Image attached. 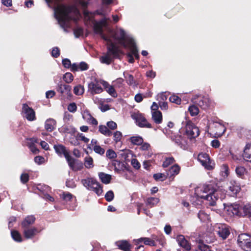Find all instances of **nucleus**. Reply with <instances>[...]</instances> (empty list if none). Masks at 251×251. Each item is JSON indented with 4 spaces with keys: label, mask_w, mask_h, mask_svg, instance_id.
I'll list each match as a JSON object with an SVG mask.
<instances>
[{
    "label": "nucleus",
    "mask_w": 251,
    "mask_h": 251,
    "mask_svg": "<svg viewBox=\"0 0 251 251\" xmlns=\"http://www.w3.org/2000/svg\"><path fill=\"white\" fill-rule=\"evenodd\" d=\"M54 14L60 26L63 28L70 26V21L76 22L80 15L77 8L74 5H58L54 8Z\"/></svg>",
    "instance_id": "1"
},
{
    "label": "nucleus",
    "mask_w": 251,
    "mask_h": 251,
    "mask_svg": "<svg viewBox=\"0 0 251 251\" xmlns=\"http://www.w3.org/2000/svg\"><path fill=\"white\" fill-rule=\"evenodd\" d=\"M220 191L211 184H203L195 189L196 198L203 199L209 202V204L214 205L219 198Z\"/></svg>",
    "instance_id": "2"
},
{
    "label": "nucleus",
    "mask_w": 251,
    "mask_h": 251,
    "mask_svg": "<svg viewBox=\"0 0 251 251\" xmlns=\"http://www.w3.org/2000/svg\"><path fill=\"white\" fill-rule=\"evenodd\" d=\"M84 15L85 19L89 21L93 24L95 32L100 34L103 40L108 42L109 29L106 20L103 19L99 22L96 21L93 19V14L86 10L84 11Z\"/></svg>",
    "instance_id": "3"
},
{
    "label": "nucleus",
    "mask_w": 251,
    "mask_h": 251,
    "mask_svg": "<svg viewBox=\"0 0 251 251\" xmlns=\"http://www.w3.org/2000/svg\"><path fill=\"white\" fill-rule=\"evenodd\" d=\"M163 132L181 148L184 150L187 149V142L185 138L182 137L178 134H175L173 133V131L172 130H169L168 128H164L163 129Z\"/></svg>",
    "instance_id": "4"
},
{
    "label": "nucleus",
    "mask_w": 251,
    "mask_h": 251,
    "mask_svg": "<svg viewBox=\"0 0 251 251\" xmlns=\"http://www.w3.org/2000/svg\"><path fill=\"white\" fill-rule=\"evenodd\" d=\"M101 85H102L106 89L107 92L110 94V88L108 87L109 84L103 80H96L90 83L88 85L89 91L93 95L100 94L102 92Z\"/></svg>",
    "instance_id": "5"
},
{
    "label": "nucleus",
    "mask_w": 251,
    "mask_h": 251,
    "mask_svg": "<svg viewBox=\"0 0 251 251\" xmlns=\"http://www.w3.org/2000/svg\"><path fill=\"white\" fill-rule=\"evenodd\" d=\"M83 185L88 189L94 191L98 196L102 192V188L100 183L93 178H87L81 180Z\"/></svg>",
    "instance_id": "6"
},
{
    "label": "nucleus",
    "mask_w": 251,
    "mask_h": 251,
    "mask_svg": "<svg viewBox=\"0 0 251 251\" xmlns=\"http://www.w3.org/2000/svg\"><path fill=\"white\" fill-rule=\"evenodd\" d=\"M185 135L190 139L195 138L200 134L198 127L191 121H187L183 128Z\"/></svg>",
    "instance_id": "7"
},
{
    "label": "nucleus",
    "mask_w": 251,
    "mask_h": 251,
    "mask_svg": "<svg viewBox=\"0 0 251 251\" xmlns=\"http://www.w3.org/2000/svg\"><path fill=\"white\" fill-rule=\"evenodd\" d=\"M251 242V236L246 233L238 236L237 242L238 245L245 251H251V247L249 245Z\"/></svg>",
    "instance_id": "8"
},
{
    "label": "nucleus",
    "mask_w": 251,
    "mask_h": 251,
    "mask_svg": "<svg viewBox=\"0 0 251 251\" xmlns=\"http://www.w3.org/2000/svg\"><path fill=\"white\" fill-rule=\"evenodd\" d=\"M251 242V236L246 233L238 236L237 242L238 245L245 251H251V247L249 245Z\"/></svg>",
    "instance_id": "9"
},
{
    "label": "nucleus",
    "mask_w": 251,
    "mask_h": 251,
    "mask_svg": "<svg viewBox=\"0 0 251 251\" xmlns=\"http://www.w3.org/2000/svg\"><path fill=\"white\" fill-rule=\"evenodd\" d=\"M113 38L119 44L123 45L125 47L129 45V40H133L130 38H126L125 31L122 29L117 30L115 32Z\"/></svg>",
    "instance_id": "10"
},
{
    "label": "nucleus",
    "mask_w": 251,
    "mask_h": 251,
    "mask_svg": "<svg viewBox=\"0 0 251 251\" xmlns=\"http://www.w3.org/2000/svg\"><path fill=\"white\" fill-rule=\"evenodd\" d=\"M125 48H128L131 52L127 54V56L128 58V62L129 63H132L134 61L133 55H134L136 59L139 58V55L138 52V50L133 40H129V45Z\"/></svg>",
    "instance_id": "11"
},
{
    "label": "nucleus",
    "mask_w": 251,
    "mask_h": 251,
    "mask_svg": "<svg viewBox=\"0 0 251 251\" xmlns=\"http://www.w3.org/2000/svg\"><path fill=\"white\" fill-rule=\"evenodd\" d=\"M211 132L217 136H222L226 131L224 125L220 122H213L209 126Z\"/></svg>",
    "instance_id": "12"
},
{
    "label": "nucleus",
    "mask_w": 251,
    "mask_h": 251,
    "mask_svg": "<svg viewBox=\"0 0 251 251\" xmlns=\"http://www.w3.org/2000/svg\"><path fill=\"white\" fill-rule=\"evenodd\" d=\"M198 160L207 170H210L213 169V167L211 164L210 157L207 153L203 152L199 153L198 156Z\"/></svg>",
    "instance_id": "13"
},
{
    "label": "nucleus",
    "mask_w": 251,
    "mask_h": 251,
    "mask_svg": "<svg viewBox=\"0 0 251 251\" xmlns=\"http://www.w3.org/2000/svg\"><path fill=\"white\" fill-rule=\"evenodd\" d=\"M227 190L231 196H234L241 190L240 184L233 179H230L227 183Z\"/></svg>",
    "instance_id": "14"
},
{
    "label": "nucleus",
    "mask_w": 251,
    "mask_h": 251,
    "mask_svg": "<svg viewBox=\"0 0 251 251\" xmlns=\"http://www.w3.org/2000/svg\"><path fill=\"white\" fill-rule=\"evenodd\" d=\"M111 135H112V143L115 148L120 149L122 145L123 134L120 131H115L113 132H111Z\"/></svg>",
    "instance_id": "15"
},
{
    "label": "nucleus",
    "mask_w": 251,
    "mask_h": 251,
    "mask_svg": "<svg viewBox=\"0 0 251 251\" xmlns=\"http://www.w3.org/2000/svg\"><path fill=\"white\" fill-rule=\"evenodd\" d=\"M225 209L226 211L227 214L230 216L233 215L240 216L241 205L239 204H232L228 205L225 207Z\"/></svg>",
    "instance_id": "16"
},
{
    "label": "nucleus",
    "mask_w": 251,
    "mask_h": 251,
    "mask_svg": "<svg viewBox=\"0 0 251 251\" xmlns=\"http://www.w3.org/2000/svg\"><path fill=\"white\" fill-rule=\"evenodd\" d=\"M22 228L24 237L26 239H31L40 232V230L37 228L33 226Z\"/></svg>",
    "instance_id": "17"
},
{
    "label": "nucleus",
    "mask_w": 251,
    "mask_h": 251,
    "mask_svg": "<svg viewBox=\"0 0 251 251\" xmlns=\"http://www.w3.org/2000/svg\"><path fill=\"white\" fill-rule=\"evenodd\" d=\"M24 116L28 121H32L35 119V113L33 109L29 107L26 104L23 105Z\"/></svg>",
    "instance_id": "18"
},
{
    "label": "nucleus",
    "mask_w": 251,
    "mask_h": 251,
    "mask_svg": "<svg viewBox=\"0 0 251 251\" xmlns=\"http://www.w3.org/2000/svg\"><path fill=\"white\" fill-rule=\"evenodd\" d=\"M216 231L217 232L220 237L223 239H226L229 235L230 232L228 227L225 225H218Z\"/></svg>",
    "instance_id": "19"
},
{
    "label": "nucleus",
    "mask_w": 251,
    "mask_h": 251,
    "mask_svg": "<svg viewBox=\"0 0 251 251\" xmlns=\"http://www.w3.org/2000/svg\"><path fill=\"white\" fill-rule=\"evenodd\" d=\"M137 125L140 127L151 128V124L149 123L145 117L141 114H137L135 117Z\"/></svg>",
    "instance_id": "20"
},
{
    "label": "nucleus",
    "mask_w": 251,
    "mask_h": 251,
    "mask_svg": "<svg viewBox=\"0 0 251 251\" xmlns=\"http://www.w3.org/2000/svg\"><path fill=\"white\" fill-rule=\"evenodd\" d=\"M240 216L247 217L251 219V203L241 205Z\"/></svg>",
    "instance_id": "21"
},
{
    "label": "nucleus",
    "mask_w": 251,
    "mask_h": 251,
    "mask_svg": "<svg viewBox=\"0 0 251 251\" xmlns=\"http://www.w3.org/2000/svg\"><path fill=\"white\" fill-rule=\"evenodd\" d=\"M56 91L61 94H66L67 95L70 94L71 91V86L63 84L62 82H59L57 83L56 87Z\"/></svg>",
    "instance_id": "22"
},
{
    "label": "nucleus",
    "mask_w": 251,
    "mask_h": 251,
    "mask_svg": "<svg viewBox=\"0 0 251 251\" xmlns=\"http://www.w3.org/2000/svg\"><path fill=\"white\" fill-rule=\"evenodd\" d=\"M176 241L178 245L186 251L191 250V245L189 242L185 239L184 236L182 235H179L176 237Z\"/></svg>",
    "instance_id": "23"
},
{
    "label": "nucleus",
    "mask_w": 251,
    "mask_h": 251,
    "mask_svg": "<svg viewBox=\"0 0 251 251\" xmlns=\"http://www.w3.org/2000/svg\"><path fill=\"white\" fill-rule=\"evenodd\" d=\"M198 104L203 109L207 108L211 103V101L208 96L200 97Z\"/></svg>",
    "instance_id": "24"
},
{
    "label": "nucleus",
    "mask_w": 251,
    "mask_h": 251,
    "mask_svg": "<svg viewBox=\"0 0 251 251\" xmlns=\"http://www.w3.org/2000/svg\"><path fill=\"white\" fill-rule=\"evenodd\" d=\"M56 122L55 120L51 118L47 119L45 123V128L49 132L53 131L56 126Z\"/></svg>",
    "instance_id": "25"
},
{
    "label": "nucleus",
    "mask_w": 251,
    "mask_h": 251,
    "mask_svg": "<svg viewBox=\"0 0 251 251\" xmlns=\"http://www.w3.org/2000/svg\"><path fill=\"white\" fill-rule=\"evenodd\" d=\"M107 51L106 53H103L100 57V62L102 64L109 65L110 64V46L107 44Z\"/></svg>",
    "instance_id": "26"
},
{
    "label": "nucleus",
    "mask_w": 251,
    "mask_h": 251,
    "mask_svg": "<svg viewBox=\"0 0 251 251\" xmlns=\"http://www.w3.org/2000/svg\"><path fill=\"white\" fill-rule=\"evenodd\" d=\"M118 248L124 251H130V244L126 240L119 241L116 242Z\"/></svg>",
    "instance_id": "27"
},
{
    "label": "nucleus",
    "mask_w": 251,
    "mask_h": 251,
    "mask_svg": "<svg viewBox=\"0 0 251 251\" xmlns=\"http://www.w3.org/2000/svg\"><path fill=\"white\" fill-rule=\"evenodd\" d=\"M180 167L177 164L172 166L167 171V175L170 177L176 176L179 173Z\"/></svg>",
    "instance_id": "28"
},
{
    "label": "nucleus",
    "mask_w": 251,
    "mask_h": 251,
    "mask_svg": "<svg viewBox=\"0 0 251 251\" xmlns=\"http://www.w3.org/2000/svg\"><path fill=\"white\" fill-rule=\"evenodd\" d=\"M245 160L251 162V143L246 145L243 154Z\"/></svg>",
    "instance_id": "29"
},
{
    "label": "nucleus",
    "mask_w": 251,
    "mask_h": 251,
    "mask_svg": "<svg viewBox=\"0 0 251 251\" xmlns=\"http://www.w3.org/2000/svg\"><path fill=\"white\" fill-rule=\"evenodd\" d=\"M124 77L126 80V83L130 86L135 88L137 87V83L134 80L132 75L129 74L127 73H124Z\"/></svg>",
    "instance_id": "30"
},
{
    "label": "nucleus",
    "mask_w": 251,
    "mask_h": 251,
    "mask_svg": "<svg viewBox=\"0 0 251 251\" xmlns=\"http://www.w3.org/2000/svg\"><path fill=\"white\" fill-rule=\"evenodd\" d=\"M54 148L56 152L60 156L64 155L65 157L66 156V154H68L69 153L66 150V148L61 145H54Z\"/></svg>",
    "instance_id": "31"
},
{
    "label": "nucleus",
    "mask_w": 251,
    "mask_h": 251,
    "mask_svg": "<svg viewBox=\"0 0 251 251\" xmlns=\"http://www.w3.org/2000/svg\"><path fill=\"white\" fill-rule=\"evenodd\" d=\"M35 218L32 216H27L22 223V228L29 227V226L34 223Z\"/></svg>",
    "instance_id": "32"
},
{
    "label": "nucleus",
    "mask_w": 251,
    "mask_h": 251,
    "mask_svg": "<svg viewBox=\"0 0 251 251\" xmlns=\"http://www.w3.org/2000/svg\"><path fill=\"white\" fill-rule=\"evenodd\" d=\"M152 119L155 123L161 124L162 122V115L160 111H152Z\"/></svg>",
    "instance_id": "33"
},
{
    "label": "nucleus",
    "mask_w": 251,
    "mask_h": 251,
    "mask_svg": "<svg viewBox=\"0 0 251 251\" xmlns=\"http://www.w3.org/2000/svg\"><path fill=\"white\" fill-rule=\"evenodd\" d=\"M129 140L133 145L138 146L141 145L144 142L143 138L138 135L131 137Z\"/></svg>",
    "instance_id": "34"
},
{
    "label": "nucleus",
    "mask_w": 251,
    "mask_h": 251,
    "mask_svg": "<svg viewBox=\"0 0 251 251\" xmlns=\"http://www.w3.org/2000/svg\"><path fill=\"white\" fill-rule=\"evenodd\" d=\"M99 107L102 112H105L109 109V106L105 100H98Z\"/></svg>",
    "instance_id": "35"
},
{
    "label": "nucleus",
    "mask_w": 251,
    "mask_h": 251,
    "mask_svg": "<svg viewBox=\"0 0 251 251\" xmlns=\"http://www.w3.org/2000/svg\"><path fill=\"white\" fill-rule=\"evenodd\" d=\"M198 216L200 220L203 222H207L209 219V215L203 210L200 211Z\"/></svg>",
    "instance_id": "36"
},
{
    "label": "nucleus",
    "mask_w": 251,
    "mask_h": 251,
    "mask_svg": "<svg viewBox=\"0 0 251 251\" xmlns=\"http://www.w3.org/2000/svg\"><path fill=\"white\" fill-rule=\"evenodd\" d=\"M99 176L102 183L108 184L110 182V175L101 172L99 174Z\"/></svg>",
    "instance_id": "37"
},
{
    "label": "nucleus",
    "mask_w": 251,
    "mask_h": 251,
    "mask_svg": "<svg viewBox=\"0 0 251 251\" xmlns=\"http://www.w3.org/2000/svg\"><path fill=\"white\" fill-rule=\"evenodd\" d=\"M159 202V199L157 198H149L147 200L146 204L150 207H152L155 205Z\"/></svg>",
    "instance_id": "38"
},
{
    "label": "nucleus",
    "mask_w": 251,
    "mask_h": 251,
    "mask_svg": "<svg viewBox=\"0 0 251 251\" xmlns=\"http://www.w3.org/2000/svg\"><path fill=\"white\" fill-rule=\"evenodd\" d=\"M11 236L14 240L16 242H21L22 241V238L20 233L16 230L11 231Z\"/></svg>",
    "instance_id": "39"
},
{
    "label": "nucleus",
    "mask_w": 251,
    "mask_h": 251,
    "mask_svg": "<svg viewBox=\"0 0 251 251\" xmlns=\"http://www.w3.org/2000/svg\"><path fill=\"white\" fill-rule=\"evenodd\" d=\"M235 171L237 175L241 178H243L244 175L247 173L246 169L244 167L242 166L237 167L236 168Z\"/></svg>",
    "instance_id": "40"
},
{
    "label": "nucleus",
    "mask_w": 251,
    "mask_h": 251,
    "mask_svg": "<svg viewBox=\"0 0 251 251\" xmlns=\"http://www.w3.org/2000/svg\"><path fill=\"white\" fill-rule=\"evenodd\" d=\"M175 162L174 158L172 156L166 157L163 162L162 167L163 168H167L171 164L174 163Z\"/></svg>",
    "instance_id": "41"
},
{
    "label": "nucleus",
    "mask_w": 251,
    "mask_h": 251,
    "mask_svg": "<svg viewBox=\"0 0 251 251\" xmlns=\"http://www.w3.org/2000/svg\"><path fill=\"white\" fill-rule=\"evenodd\" d=\"M229 173V168L227 166V165L226 164H224L221 167V174L222 176L225 178L227 177Z\"/></svg>",
    "instance_id": "42"
},
{
    "label": "nucleus",
    "mask_w": 251,
    "mask_h": 251,
    "mask_svg": "<svg viewBox=\"0 0 251 251\" xmlns=\"http://www.w3.org/2000/svg\"><path fill=\"white\" fill-rule=\"evenodd\" d=\"M188 111L192 116L197 115L199 113L198 107L195 105H192L189 106Z\"/></svg>",
    "instance_id": "43"
},
{
    "label": "nucleus",
    "mask_w": 251,
    "mask_h": 251,
    "mask_svg": "<svg viewBox=\"0 0 251 251\" xmlns=\"http://www.w3.org/2000/svg\"><path fill=\"white\" fill-rule=\"evenodd\" d=\"M63 80L67 83H71L74 79L73 75L70 73H66L63 77Z\"/></svg>",
    "instance_id": "44"
},
{
    "label": "nucleus",
    "mask_w": 251,
    "mask_h": 251,
    "mask_svg": "<svg viewBox=\"0 0 251 251\" xmlns=\"http://www.w3.org/2000/svg\"><path fill=\"white\" fill-rule=\"evenodd\" d=\"M74 92L76 95H81L84 93V88L80 85L76 86L74 88Z\"/></svg>",
    "instance_id": "45"
},
{
    "label": "nucleus",
    "mask_w": 251,
    "mask_h": 251,
    "mask_svg": "<svg viewBox=\"0 0 251 251\" xmlns=\"http://www.w3.org/2000/svg\"><path fill=\"white\" fill-rule=\"evenodd\" d=\"M170 101L176 104H180L181 100V99L176 95H173L169 98Z\"/></svg>",
    "instance_id": "46"
},
{
    "label": "nucleus",
    "mask_w": 251,
    "mask_h": 251,
    "mask_svg": "<svg viewBox=\"0 0 251 251\" xmlns=\"http://www.w3.org/2000/svg\"><path fill=\"white\" fill-rule=\"evenodd\" d=\"M99 131L105 135L108 136L110 135V130L106 126L104 125L99 126Z\"/></svg>",
    "instance_id": "47"
},
{
    "label": "nucleus",
    "mask_w": 251,
    "mask_h": 251,
    "mask_svg": "<svg viewBox=\"0 0 251 251\" xmlns=\"http://www.w3.org/2000/svg\"><path fill=\"white\" fill-rule=\"evenodd\" d=\"M85 166L87 168H91L93 167V160L92 157L88 156L85 158Z\"/></svg>",
    "instance_id": "48"
},
{
    "label": "nucleus",
    "mask_w": 251,
    "mask_h": 251,
    "mask_svg": "<svg viewBox=\"0 0 251 251\" xmlns=\"http://www.w3.org/2000/svg\"><path fill=\"white\" fill-rule=\"evenodd\" d=\"M168 176L162 173H157L153 175V178L156 180L164 181L167 178Z\"/></svg>",
    "instance_id": "49"
},
{
    "label": "nucleus",
    "mask_w": 251,
    "mask_h": 251,
    "mask_svg": "<svg viewBox=\"0 0 251 251\" xmlns=\"http://www.w3.org/2000/svg\"><path fill=\"white\" fill-rule=\"evenodd\" d=\"M111 55L112 54L117 56L120 53H122V51L120 49L118 48L115 47L111 43Z\"/></svg>",
    "instance_id": "50"
},
{
    "label": "nucleus",
    "mask_w": 251,
    "mask_h": 251,
    "mask_svg": "<svg viewBox=\"0 0 251 251\" xmlns=\"http://www.w3.org/2000/svg\"><path fill=\"white\" fill-rule=\"evenodd\" d=\"M65 157L66 158L69 166L73 169L75 164V159L70 155L69 153L68 154H66V156Z\"/></svg>",
    "instance_id": "51"
},
{
    "label": "nucleus",
    "mask_w": 251,
    "mask_h": 251,
    "mask_svg": "<svg viewBox=\"0 0 251 251\" xmlns=\"http://www.w3.org/2000/svg\"><path fill=\"white\" fill-rule=\"evenodd\" d=\"M82 114L83 119L85 120L87 123L89 122V121H90L91 119L93 117L90 114L89 111L88 110L84 111Z\"/></svg>",
    "instance_id": "52"
},
{
    "label": "nucleus",
    "mask_w": 251,
    "mask_h": 251,
    "mask_svg": "<svg viewBox=\"0 0 251 251\" xmlns=\"http://www.w3.org/2000/svg\"><path fill=\"white\" fill-rule=\"evenodd\" d=\"M93 150L96 153L100 155L103 154L105 152V150L99 145L94 146Z\"/></svg>",
    "instance_id": "53"
},
{
    "label": "nucleus",
    "mask_w": 251,
    "mask_h": 251,
    "mask_svg": "<svg viewBox=\"0 0 251 251\" xmlns=\"http://www.w3.org/2000/svg\"><path fill=\"white\" fill-rule=\"evenodd\" d=\"M68 110L72 113H75L77 110V106L75 102L70 103L67 107Z\"/></svg>",
    "instance_id": "54"
},
{
    "label": "nucleus",
    "mask_w": 251,
    "mask_h": 251,
    "mask_svg": "<svg viewBox=\"0 0 251 251\" xmlns=\"http://www.w3.org/2000/svg\"><path fill=\"white\" fill-rule=\"evenodd\" d=\"M137 241H138V243L143 241L145 245H153V242L148 238H141L140 239H138Z\"/></svg>",
    "instance_id": "55"
},
{
    "label": "nucleus",
    "mask_w": 251,
    "mask_h": 251,
    "mask_svg": "<svg viewBox=\"0 0 251 251\" xmlns=\"http://www.w3.org/2000/svg\"><path fill=\"white\" fill-rule=\"evenodd\" d=\"M131 164L133 167L136 169H139L141 167L140 163L135 158H132L131 159Z\"/></svg>",
    "instance_id": "56"
},
{
    "label": "nucleus",
    "mask_w": 251,
    "mask_h": 251,
    "mask_svg": "<svg viewBox=\"0 0 251 251\" xmlns=\"http://www.w3.org/2000/svg\"><path fill=\"white\" fill-rule=\"evenodd\" d=\"M62 198L66 201H71L73 199V196L68 192H65L62 195Z\"/></svg>",
    "instance_id": "57"
},
{
    "label": "nucleus",
    "mask_w": 251,
    "mask_h": 251,
    "mask_svg": "<svg viewBox=\"0 0 251 251\" xmlns=\"http://www.w3.org/2000/svg\"><path fill=\"white\" fill-rule=\"evenodd\" d=\"M156 100L159 101H165L167 100V97L164 93H161L157 95Z\"/></svg>",
    "instance_id": "58"
},
{
    "label": "nucleus",
    "mask_w": 251,
    "mask_h": 251,
    "mask_svg": "<svg viewBox=\"0 0 251 251\" xmlns=\"http://www.w3.org/2000/svg\"><path fill=\"white\" fill-rule=\"evenodd\" d=\"M198 249L200 251H210L209 246L202 243L199 244Z\"/></svg>",
    "instance_id": "59"
},
{
    "label": "nucleus",
    "mask_w": 251,
    "mask_h": 251,
    "mask_svg": "<svg viewBox=\"0 0 251 251\" xmlns=\"http://www.w3.org/2000/svg\"><path fill=\"white\" fill-rule=\"evenodd\" d=\"M77 138L78 140H80L85 143H87L89 141V139L86 137L82 133L78 134Z\"/></svg>",
    "instance_id": "60"
},
{
    "label": "nucleus",
    "mask_w": 251,
    "mask_h": 251,
    "mask_svg": "<svg viewBox=\"0 0 251 251\" xmlns=\"http://www.w3.org/2000/svg\"><path fill=\"white\" fill-rule=\"evenodd\" d=\"M60 54V51L58 48H53L51 51V55L54 57H57Z\"/></svg>",
    "instance_id": "61"
},
{
    "label": "nucleus",
    "mask_w": 251,
    "mask_h": 251,
    "mask_svg": "<svg viewBox=\"0 0 251 251\" xmlns=\"http://www.w3.org/2000/svg\"><path fill=\"white\" fill-rule=\"evenodd\" d=\"M83 34V29L81 27H77L74 30V34L76 37H78Z\"/></svg>",
    "instance_id": "62"
},
{
    "label": "nucleus",
    "mask_w": 251,
    "mask_h": 251,
    "mask_svg": "<svg viewBox=\"0 0 251 251\" xmlns=\"http://www.w3.org/2000/svg\"><path fill=\"white\" fill-rule=\"evenodd\" d=\"M141 145L140 148V150L143 151H148L150 148V145L148 143H143Z\"/></svg>",
    "instance_id": "63"
},
{
    "label": "nucleus",
    "mask_w": 251,
    "mask_h": 251,
    "mask_svg": "<svg viewBox=\"0 0 251 251\" xmlns=\"http://www.w3.org/2000/svg\"><path fill=\"white\" fill-rule=\"evenodd\" d=\"M28 179H29V176H28V174H23L21 175V180L23 183H25L27 182L28 181Z\"/></svg>",
    "instance_id": "64"
}]
</instances>
